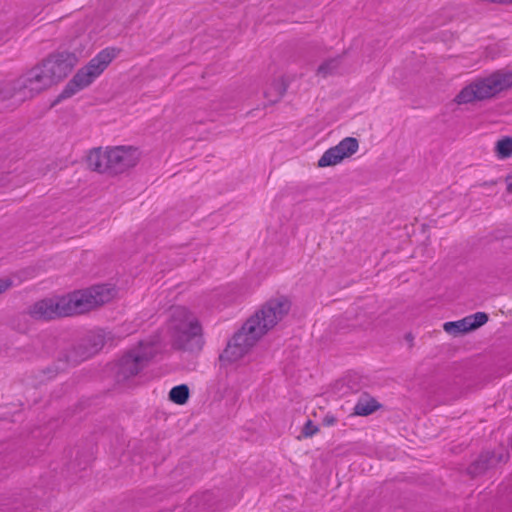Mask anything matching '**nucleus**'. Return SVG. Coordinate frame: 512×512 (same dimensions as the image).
<instances>
[{"label":"nucleus","mask_w":512,"mask_h":512,"mask_svg":"<svg viewBox=\"0 0 512 512\" xmlns=\"http://www.w3.org/2000/svg\"><path fill=\"white\" fill-rule=\"evenodd\" d=\"M381 405L374 398L360 399L354 407V414L368 416L378 410Z\"/></svg>","instance_id":"nucleus-16"},{"label":"nucleus","mask_w":512,"mask_h":512,"mask_svg":"<svg viewBox=\"0 0 512 512\" xmlns=\"http://www.w3.org/2000/svg\"><path fill=\"white\" fill-rule=\"evenodd\" d=\"M318 430V427L314 425L311 420H308L302 429V435L306 438L312 437L314 434L318 432Z\"/></svg>","instance_id":"nucleus-20"},{"label":"nucleus","mask_w":512,"mask_h":512,"mask_svg":"<svg viewBox=\"0 0 512 512\" xmlns=\"http://www.w3.org/2000/svg\"><path fill=\"white\" fill-rule=\"evenodd\" d=\"M156 355V350L151 343L140 342L139 345L129 350L118 363V381L127 380L136 376L143 370Z\"/></svg>","instance_id":"nucleus-7"},{"label":"nucleus","mask_w":512,"mask_h":512,"mask_svg":"<svg viewBox=\"0 0 512 512\" xmlns=\"http://www.w3.org/2000/svg\"><path fill=\"white\" fill-rule=\"evenodd\" d=\"M496 154L499 158L505 159L512 155V137H504L496 143Z\"/></svg>","instance_id":"nucleus-19"},{"label":"nucleus","mask_w":512,"mask_h":512,"mask_svg":"<svg viewBox=\"0 0 512 512\" xmlns=\"http://www.w3.org/2000/svg\"><path fill=\"white\" fill-rule=\"evenodd\" d=\"M78 63L75 53L56 51L29 70L38 93L64 80Z\"/></svg>","instance_id":"nucleus-4"},{"label":"nucleus","mask_w":512,"mask_h":512,"mask_svg":"<svg viewBox=\"0 0 512 512\" xmlns=\"http://www.w3.org/2000/svg\"><path fill=\"white\" fill-rule=\"evenodd\" d=\"M340 65V57L331 58L323 62L317 69V74L322 77L334 74Z\"/></svg>","instance_id":"nucleus-18"},{"label":"nucleus","mask_w":512,"mask_h":512,"mask_svg":"<svg viewBox=\"0 0 512 512\" xmlns=\"http://www.w3.org/2000/svg\"><path fill=\"white\" fill-rule=\"evenodd\" d=\"M38 94L29 70L14 80L0 83V100L2 101L17 98L18 102L22 103Z\"/></svg>","instance_id":"nucleus-8"},{"label":"nucleus","mask_w":512,"mask_h":512,"mask_svg":"<svg viewBox=\"0 0 512 512\" xmlns=\"http://www.w3.org/2000/svg\"><path fill=\"white\" fill-rule=\"evenodd\" d=\"M506 183H507V191L509 193H512V175H508L506 177Z\"/></svg>","instance_id":"nucleus-22"},{"label":"nucleus","mask_w":512,"mask_h":512,"mask_svg":"<svg viewBox=\"0 0 512 512\" xmlns=\"http://www.w3.org/2000/svg\"><path fill=\"white\" fill-rule=\"evenodd\" d=\"M121 52L120 48L107 47L93 57L87 65L77 71L59 94L57 101L73 96L89 86Z\"/></svg>","instance_id":"nucleus-6"},{"label":"nucleus","mask_w":512,"mask_h":512,"mask_svg":"<svg viewBox=\"0 0 512 512\" xmlns=\"http://www.w3.org/2000/svg\"><path fill=\"white\" fill-rule=\"evenodd\" d=\"M323 421H324V424H326V425H332L335 423L336 419L333 416H326Z\"/></svg>","instance_id":"nucleus-23"},{"label":"nucleus","mask_w":512,"mask_h":512,"mask_svg":"<svg viewBox=\"0 0 512 512\" xmlns=\"http://www.w3.org/2000/svg\"><path fill=\"white\" fill-rule=\"evenodd\" d=\"M407 338H408V340H411V339H413V336H411V334H408Z\"/></svg>","instance_id":"nucleus-25"},{"label":"nucleus","mask_w":512,"mask_h":512,"mask_svg":"<svg viewBox=\"0 0 512 512\" xmlns=\"http://www.w3.org/2000/svg\"><path fill=\"white\" fill-rule=\"evenodd\" d=\"M509 459V453L486 451L479 455L467 468V474L472 478L484 474L488 469L496 466L498 463L506 462Z\"/></svg>","instance_id":"nucleus-12"},{"label":"nucleus","mask_w":512,"mask_h":512,"mask_svg":"<svg viewBox=\"0 0 512 512\" xmlns=\"http://www.w3.org/2000/svg\"><path fill=\"white\" fill-rule=\"evenodd\" d=\"M13 285V281L9 278H0V295L5 293Z\"/></svg>","instance_id":"nucleus-21"},{"label":"nucleus","mask_w":512,"mask_h":512,"mask_svg":"<svg viewBox=\"0 0 512 512\" xmlns=\"http://www.w3.org/2000/svg\"><path fill=\"white\" fill-rule=\"evenodd\" d=\"M488 319L489 317L485 312H476L461 320L446 322L443 328L448 334L458 336L481 327L487 323Z\"/></svg>","instance_id":"nucleus-11"},{"label":"nucleus","mask_w":512,"mask_h":512,"mask_svg":"<svg viewBox=\"0 0 512 512\" xmlns=\"http://www.w3.org/2000/svg\"><path fill=\"white\" fill-rule=\"evenodd\" d=\"M141 158V152L135 146L97 147L87 156L88 167L100 174L116 177L133 169Z\"/></svg>","instance_id":"nucleus-3"},{"label":"nucleus","mask_w":512,"mask_h":512,"mask_svg":"<svg viewBox=\"0 0 512 512\" xmlns=\"http://www.w3.org/2000/svg\"><path fill=\"white\" fill-rule=\"evenodd\" d=\"M173 346L179 350L199 351L202 349L203 332L199 320H192L187 324L186 329L172 333Z\"/></svg>","instance_id":"nucleus-9"},{"label":"nucleus","mask_w":512,"mask_h":512,"mask_svg":"<svg viewBox=\"0 0 512 512\" xmlns=\"http://www.w3.org/2000/svg\"><path fill=\"white\" fill-rule=\"evenodd\" d=\"M6 185V180L5 178H1L0 179V186H5Z\"/></svg>","instance_id":"nucleus-24"},{"label":"nucleus","mask_w":512,"mask_h":512,"mask_svg":"<svg viewBox=\"0 0 512 512\" xmlns=\"http://www.w3.org/2000/svg\"><path fill=\"white\" fill-rule=\"evenodd\" d=\"M104 346V337L100 334L89 335L83 342L79 343L74 349L79 352L82 359L89 358L97 353Z\"/></svg>","instance_id":"nucleus-14"},{"label":"nucleus","mask_w":512,"mask_h":512,"mask_svg":"<svg viewBox=\"0 0 512 512\" xmlns=\"http://www.w3.org/2000/svg\"><path fill=\"white\" fill-rule=\"evenodd\" d=\"M190 391L186 384L173 387L169 392V399L175 404L183 405L189 399Z\"/></svg>","instance_id":"nucleus-17"},{"label":"nucleus","mask_w":512,"mask_h":512,"mask_svg":"<svg viewBox=\"0 0 512 512\" xmlns=\"http://www.w3.org/2000/svg\"><path fill=\"white\" fill-rule=\"evenodd\" d=\"M113 290L106 285H94L66 295L43 298L28 308L37 321H52L88 313L110 302Z\"/></svg>","instance_id":"nucleus-2"},{"label":"nucleus","mask_w":512,"mask_h":512,"mask_svg":"<svg viewBox=\"0 0 512 512\" xmlns=\"http://www.w3.org/2000/svg\"><path fill=\"white\" fill-rule=\"evenodd\" d=\"M511 87L512 71L497 70L465 86L456 95L454 101L459 105L485 101L496 97Z\"/></svg>","instance_id":"nucleus-5"},{"label":"nucleus","mask_w":512,"mask_h":512,"mask_svg":"<svg viewBox=\"0 0 512 512\" xmlns=\"http://www.w3.org/2000/svg\"><path fill=\"white\" fill-rule=\"evenodd\" d=\"M407 338H408V340H411V339H413V336H411V334H408Z\"/></svg>","instance_id":"nucleus-26"},{"label":"nucleus","mask_w":512,"mask_h":512,"mask_svg":"<svg viewBox=\"0 0 512 512\" xmlns=\"http://www.w3.org/2000/svg\"><path fill=\"white\" fill-rule=\"evenodd\" d=\"M359 148L358 140L354 137H346L336 146L324 152L318 161L319 167L333 166L340 163L344 158L355 154Z\"/></svg>","instance_id":"nucleus-10"},{"label":"nucleus","mask_w":512,"mask_h":512,"mask_svg":"<svg viewBox=\"0 0 512 512\" xmlns=\"http://www.w3.org/2000/svg\"><path fill=\"white\" fill-rule=\"evenodd\" d=\"M192 320L198 319L186 307L174 306L171 308L170 330L172 333L186 329L187 324L192 323Z\"/></svg>","instance_id":"nucleus-13"},{"label":"nucleus","mask_w":512,"mask_h":512,"mask_svg":"<svg viewBox=\"0 0 512 512\" xmlns=\"http://www.w3.org/2000/svg\"><path fill=\"white\" fill-rule=\"evenodd\" d=\"M290 300L285 296L270 299L246 320L219 356L222 363H233L243 358L270 329L288 314Z\"/></svg>","instance_id":"nucleus-1"},{"label":"nucleus","mask_w":512,"mask_h":512,"mask_svg":"<svg viewBox=\"0 0 512 512\" xmlns=\"http://www.w3.org/2000/svg\"><path fill=\"white\" fill-rule=\"evenodd\" d=\"M407 338H408V340H411V339H413V336H411V334H408Z\"/></svg>","instance_id":"nucleus-27"},{"label":"nucleus","mask_w":512,"mask_h":512,"mask_svg":"<svg viewBox=\"0 0 512 512\" xmlns=\"http://www.w3.org/2000/svg\"><path fill=\"white\" fill-rule=\"evenodd\" d=\"M288 86L289 81L284 76L274 79L269 88L264 91V97L268 99L271 104H275L285 95Z\"/></svg>","instance_id":"nucleus-15"}]
</instances>
